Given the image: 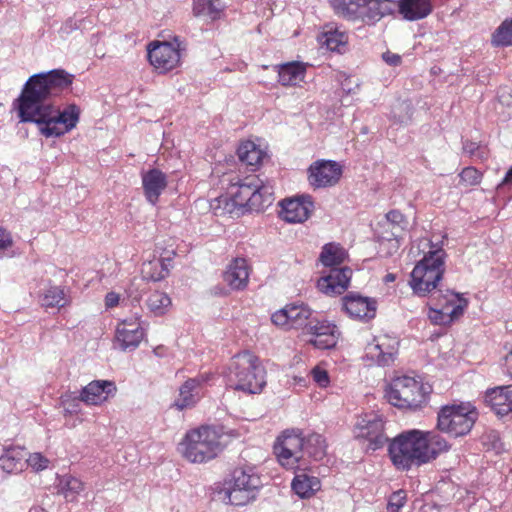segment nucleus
<instances>
[{
    "label": "nucleus",
    "instance_id": "nucleus-18",
    "mask_svg": "<svg viewBox=\"0 0 512 512\" xmlns=\"http://www.w3.org/2000/svg\"><path fill=\"white\" fill-rule=\"evenodd\" d=\"M352 277L349 267H331L328 274L317 282V288L328 296L340 295L347 290Z\"/></svg>",
    "mask_w": 512,
    "mask_h": 512
},
{
    "label": "nucleus",
    "instance_id": "nucleus-38",
    "mask_svg": "<svg viewBox=\"0 0 512 512\" xmlns=\"http://www.w3.org/2000/svg\"><path fill=\"white\" fill-rule=\"evenodd\" d=\"M67 303L66 294L63 288L58 286H50L47 288L41 298L42 306L46 308H61Z\"/></svg>",
    "mask_w": 512,
    "mask_h": 512
},
{
    "label": "nucleus",
    "instance_id": "nucleus-11",
    "mask_svg": "<svg viewBox=\"0 0 512 512\" xmlns=\"http://www.w3.org/2000/svg\"><path fill=\"white\" fill-rule=\"evenodd\" d=\"M304 437L294 430H286L277 438L274 444V453L279 463L287 468H300L303 461Z\"/></svg>",
    "mask_w": 512,
    "mask_h": 512
},
{
    "label": "nucleus",
    "instance_id": "nucleus-31",
    "mask_svg": "<svg viewBox=\"0 0 512 512\" xmlns=\"http://www.w3.org/2000/svg\"><path fill=\"white\" fill-rule=\"evenodd\" d=\"M258 176H249L238 183L232 184L230 187L231 195L238 201V205L247 212V205L249 203L251 193L256 187Z\"/></svg>",
    "mask_w": 512,
    "mask_h": 512
},
{
    "label": "nucleus",
    "instance_id": "nucleus-29",
    "mask_svg": "<svg viewBox=\"0 0 512 512\" xmlns=\"http://www.w3.org/2000/svg\"><path fill=\"white\" fill-rule=\"evenodd\" d=\"M26 466L25 452L21 448H8L0 456V467L7 473H18Z\"/></svg>",
    "mask_w": 512,
    "mask_h": 512
},
{
    "label": "nucleus",
    "instance_id": "nucleus-22",
    "mask_svg": "<svg viewBox=\"0 0 512 512\" xmlns=\"http://www.w3.org/2000/svg\"><path fill=\"white\" fill-rule=\"evenodd\" d=\"M142 186L147 201L155 205L167 187V176L157 168L150 169L142 174Z\"/></svg>",
    "mask_w": 512,
    "mask_h": 512
},
{
    "label": "nucleus",
    "instance_id": "nucleus-59",
    "mask_svg": "<svg viewBox=\"0 0 512 512\" xmlns=\"http://www.w3.org/2000/svg\"><path fill=\"white\" fill-rule=\"evenodd\" d=\"M153 352L158 357L165 356V348H164V346H158V347L154 348Z\"/></svg>",
    "mask_w": 512,
    "mask_h": 512
},
{
    "label": "nucleus",
    "instance_id": "nucleus-44",
    "mask_svg": "<svg viewBox=\"0 0 512 512\" xmlns=\"http://www.w3.org/2000/svg\"><path fill=\"white\" fill-rule=\"evenodd\" d=\"M406 502V493L404 490L393 492L388 500L387 509L389 512H399Z\"/></svg>",
    "mask_w": 512,
    "mask_h": 512
},
{
    "label": "nucleus",
    "instance_id": "nucleus-56",
    "mask_svg": "<svg viewBox=\"0 0 512 512\" xmlns=\"http://www.w3.org/2000/svg\"><path fill=\"white\" fill-rule=\"evenodd\" d=\"M505 367L507 374L512 377V350L505 357Z\"/></svg>",
    "mask_w": 512,
    "mask_h": 512
},
{
    "label": "nucleus",
    "instance_id": "nucleus-49",
    "mask_svg": "<svg viewBox=\"0 0 512 512\" xmlns=\"http://www.w3.org/2000/svg\"><path fill=\"white\" fill-rule=\"evenodd\" d=\"M383 60L390 66H398L401 64V56L395 53L387 51L382 54Z\"/></svg>",
    "mask_w": 512,
    "mask_h": 512
},
{
    "label": "nucleus",
    "instance_id": "nucleus-57",
    "mask_svg": "<svg viewBox=\"0 0 512 512\" xmlns=\"http://www.w3.org/2000/svg\"><path fill=\"white\" fill-rule=\"evenodd\" d=\"M488 156L487 150L485 147L480 146V150L476 152V155H474L475 158L480 160H485Z\"/></svg>",
    "mask_w": 512,
    "mask_h": 512
},
{
    "label": "nucleus",
    "instance_id": "nucleus-50",
    "mask_svg": "<svg viewBox=\"0 0 512 512\" xmlns=\"http://www.w3.org/2000/svg\"><path fill=\"white\" fill-rule=\"evenodd\" d=\"M480 150V145L476 142L466 140L463 142V151L471 157L476 155V152Z\"/></svg>",
    "mask_w": 512,
    "mask_h": 512
},
{
    "label": "nucleus",
    "instance_id": "nucleus-7",
    "mask_svg": "<svg viewBox=\"0 0 512 512\" xmlns=\"http://www.w3.org/2000/svg\"><path fill=\"white\" fill-rule=\"evenodd\" d=\"M431 387L410 376L394 378L385 389L387 401L400 409L416 410L426 405Z\"/></svg>",
    "mask_w": 512,
    "mask_h": 512
},
{
    "label": "nucleus",
    "instance_id": "nucleus-23",
    "mask_svg": "<svg viewBox=\"0 0 512 512\" xmlns=\"http://www.w3.org/2000/svg\"><path fill=\"white\" fill-rule=\"evenodd\" d=\"M485 401L500 417L512 414V385L500 386L486 392Z\"/></svg>",
    "mask_w": 512,
    "mask_h": 512
},
{
    "label": "nucleus",
    "instance_id": "nucleus-20",
    "mask_svg": "<svg viewBox=\"0 0 512 512\" xmlns=\"http://www.w3.org/2000/svg\"><path fill=\"white\" fill-rule=\"evenodd\" d=\"M343 310L351 317L370 320L376 314V301L358 293L350 292L342 298Z\"/></svg>",
    "mask_w": 512,
    "mask_h": 512
},
{
    "label": "nucleus",
    "instance_id": "nucleus-14",
    "mask_svg": "<svg viewBox=\"0 0 512 512\" xmlns=\"http://www.w3.org/2000/svg\"><path fill=\"white\" fill-rule=\"evenodd\" d=\"M313 311L306 305H287L276 311L271 316V321L276 326H283L287 329H298L307 327Z\"/></svg>",
    "mask_w": 512,
    "mask_h": 512
},
{
    "label": "nucleus",
    "instance_id": "nucleus-46",
    "mask_svg": "<svg viewBox=\"0 0 512 512\" xmlns=\"http://www.w3.org/2000/svg\"><path fill=\"white\" fill-rule=\"evenodd\" d=\"M311 376L320 387H326L330 382L327 371L318 366L311 370Z\"/></svg>",
    "mask_w": 512,
    "mask_h": 512
},
{
    "label": "nucleus",
    "instance_id": "nucleus-34",
    "mask_svg": "<svg viewBox=\"0 0 512 512\" xmlns=\"http://www.w3.org/2000/svg\"><path fill=\"white\" fill-rule=\"evenodd\" d=\"M143 337V328L127 330L124 327H117L116 329V342L118 343L119 347L124 351L136 349L141 343Z\"/></svg>",
    "mask_w": 512,
    "mask_h": 512
},
{
    "label": "nucleus",
    "instance_id": "nucleus-8",
    "mask_svg": "<svg viewBox=\"0 0 512 512\" xmlns=\"http://www.w3.org/2000/svg\"><path fill=\"white\" fill-rule=\"evenodd\" d=\"M478 418L474 407L461 405L444 406L438 413L437 428L453 437L467 435Z\"/></svg>",
    "mask_w": 512,
    "mask_h": 512
},
{
    "label": "nucleus",
    "instance_id": "nucleus-52",
    "mask_svg": "<svg viewBox=\"0 0 512 512\" xmlns=\"http://www.w3.org/2000/svg\"><path fill=\"white\" fill-rule=\"evenodd\" d=\"M119 294L115 292H109L105 296V306L106 308H113L119 303Z\"/></svg>",
    "mask_w": 512,
    "mask_h": 512
},
{
    "label": "nucleus",
    "instance_id": "nucleus-25",
    "mask_svg": "<svg viewBox=\"0 0 512 512\" xmlns=\"http://www.w3.org/2000/svg\"><path fill=\"white\" fill-rule=\"evenodd\" d=\"M223 279L234 290L244 289L249 279V267L246 259H234L224 272Z\"/></svg>",
    "mask_w": 512,
    "mask_h": 512
},
{
    "label": "nucleus",
    "instance_id": "nucleus-30",
    "mask_svg": "<svg viewBox=\"0 0 512 512\" xmlns=\"http://www.w3.org/2000/svg\"><path fill=\"white\" fill-rule=\"evenodd\" d=\"M293 491L301 498H309L316 491L320 490L321 482L315 477L306 473L297 474L292 481Z\"/></svg>",
    "mask_w": 512,
    "mask_h": 512
},
{
    "label": "nucleus",
    "instance_id": "nucleus-24",
    "mask_svg": "<svg viewBox=\"0 0 512 512\" xmlns=\"http://www.w3.org/2000/svg\"><path fill=\"white\" fill-rule=\"evenodd\" d=\"M249 203L247 205V212H260L266 207L270 206L274 201V187L271 181L264 182L258 177L256 187H254Z\"/></svg>",
    "mask_w": 512,
    "mask_h": 512
},
{
    "label": "nucleus",
    "instance_id": "nucleus-3",
    "mask_svg": "<svg viewBox=\"0 0 512 512\" xmlns=\"http://www.w3.org/2000/svg\"><path fill=\"white\" fill-rule=\"evenodd\" d=\"M335 11L349 20L373 24L396 10L405 20L417 21L433 11L431 0H330Z\"/></svg>",
    "mask_w": 512,
    "mask_h": 512
},
{
    "label": "nucleus",
    "instance_id": "nucleus-35",
    "mask_svg": "<svg viewBox=\"0 0 512 512\" xmlns=\"http://www.w3.org/2000/svg\"><path fill=\"white\" fill-rule=\"evenodd\" d=\"M237 154L242 163L248 166L258 165L263 158V151L252 141H245L237 149Z\"/></svg>",
    "mask_w": 512,
    "mask_h": 512
},
{
    "label": "nucleus",
    "instance_id": "nucleus-12",
    "mask_svg": "<svg viewBox=\"0 0 512 512\" xmlns=\"http://www.w3.org/2000/svg\"><path fill=\"white\" fill-rule=\"evenodd\" d=\"M180 43L175 39L171 42H153L148 46V60L159 72L167 73L176 68L180 63Z\"/></svg>",
    "mask_w": 512,
    "mask_h": 512
},
{
    "label": "nucleus",
    "instance_id": "nucleus-58",
    "mask_svg": "<svg viewBox=\"0 0 512 512\" xmlns=\"http://www.w3.org/2000/svg\"><path fill=\"white\" fill-rule=\"evenodd\" d=\"M160 266H161L162 271L157 277L152 276V279L154 281H159V280L163 279L166 276V274L168 273V270L164 268L163 264H160Z\"/></svg>",
    "mask_w": 512,
    "mask_h": 512
},
{
    "label": "nucleus",
    "instance_id": "nucleus-28",
    "mask_svg": "<svg viewBox=\"0 0 512 512\" xmlns=\"http://www.w3.org/2000/svg\"><path fill=\"white\" fill-rule=\"evenodd\" d=\"M321 45L332 52L344 53L348 44V35L346 32L339 30L338 27L327 26L326 29L318 37Z\"/></svg>",
    "mask_w": 512,
    "mask_h": 512
},
{
    "label": "nucleus",
    "instance_id": "nucleus-4",
    "mask_svg": "<svg viewBox=\"0 0 512 512\" xmlns=\"http://www.w3.org/2000/svg\"><path fill=\"white\" fill-rule=\"evenodd\" d=\"M265 376V369L258 357L249 351L232 357L224 373L228 387L248 394H257L262 391L266 385Z\"/></svg>",
    "mask_w": 512,
    "mask_h": 512
},
{
    "label": "nucleus",
    "instance_id": "nucleus-39",
    "mask_svg": "<svg viewBox=\"0 0 512 512\" xmlns=\"http://www.w3.org/2000/svg\"><path fill=\"white\" fill-rule=\"evenodd\" d=\"M146 304L152 313L161 316L166 313L171 305V299L164 292L154 291L148 296Z\"/></svg>",
    "mask_w": 512,
    "mask_h": 512
},
{
    "label": "nucleus",
    "instance_id": "nucleus-15",
    "mask_svg": "<svg viewBox=\"0 0 512 512\" xmlns=\"http://www.w3.org/2000/svg\"><path fill=\"white\" fill-rule=\"evenodd\" d=\"M308 180L314 188L335 185L342 175V167L332 160H318L308 169Z\"/></svg>",
    "mask_w": 512,
    "mask_h": 512
},
{
    "label": "nucleus",
    "instance_id": "nucleus-37",
    "mask_svg": "<svg viewBox=\"0 0 512 512\" xmlns=\"http://www.w3.org/2000/svg\"><path fill=\"white\" fill-rule=\"evenodd\" d=\"M345 259V251L334 243L325 244L320 254V261L326 267H336Z\"/></svg>",
    "mask_w": 512,
    "mask_h": 512
},
{
    "label": "nucleus",
    "instance_id": "nucleus-51",
    "mask_svg": "<svg viewBox=\"0 0 512 512\" xmlns=\"http://www.w3.org/2000/svg\"><path fill=\"white\" fill-rule=\"evenodd\" d=\"M341 86H342V89L350 94V93H354V90L355 88H358L359 87V84L358 82H355V81H352V78L351 77H346L342 82H341Z\"/></svg>",
    "mask_w": 512,
    "mask_h": 512
},
{
    "label": "nucleus",
    "instance_id": "nucleus-41",
    "mask_svg": "<svg viewBox=\"0 0 512 512\" xmlns=\"http://www.w3.org/2000/svg\"><path fill=\"white\" fill-rule=\"evenodd\" d=\"M492 42L496 46L512 45V19L504 21L493 34Z\"/></svg>",
    "mask_w": 512,
    "mask_h": 512
},
{
    "label": "nucleus",
    "instance_id": "nucleus-16",
    "mask_svg": "<svg viewBox=\"0 0 512 512\" xmlns=\"http://www.w3.org/2000/svg\"><path fill=\"white\" fill-rule=\"evenodd\" d=\"M308 334L312 336L308 343L318 349L334 348L338 340V331L336 325L326 320L311 317L306 327Z\"/></svg>",
    "mask_w": 512,
    "mask_h": 512
},
{
    "label": "nucleus",
    "instance_id": "nucleus-42",
    "mask_svg": "<svg viewBox=\"0 0 512 512\" xmlns=\"http://www.w3.org/2000/svg\"><path fill=\"white\" fill-rule=\"evenodd\" d=\"M482 173L477 170L475 167L469 166L465 167L460 173H459V185L464 187H470V186H476L481 183L482 180Z\"/></svg>",
    "mask_w": 512,
    "mask_h": 512
},
{
    "label": "nucleus",
    "instance_id": "nucleus-27",
    "mask_svg": "<svg viewBox=\"0 0 512 512\" xmlns=\"http://www.w3.org/2000/svg\"><path fill=\"white\" fill-rule=\"evenodd\" d=\"M225 9L221 0H193V15L211 22L221 19Z\"/></svg>",
    "mask_w": 512,
    "mask_h": 512
},
{
    "label": "nucleus",
    "instance_id": "nucleus-61",
    "mask_svg": "<svg viewBox=\"0 0 512 512\" xmlns=\"http://www.w3.org/2000/svg\"><path fill=\"white\" fill-rule=\"evenodd\" d=\"M29 512H47L44 508L42 507H39V506H35V507H32Z\"/></svg>",
    "mask_w": 512,
    "mask_h": 512
},
{
    "label": "nucleus",
    "instance_id": "nucleus-62",
    "mask_svg": "<svg viewBox=\"0 0 512 512\" xmlns=\"http://www.w3.org/2000/svg\"><path fill=\"white\" fill-rule=\"evenodd\" d=\"M386 278H387V280L392 281V280H394V275H392V274H388V275L386 276Z\"/></svg>",
    "mask_w": 512,
    "mask_h": 512
},
{
    "label": "nucleus",
    "instance_id": "nucleus-6",
    "mask_svg": "<svg viewBox=\"0 0 512 512\" xmlns=\"http://www.w3.org/2000/svg\"><path fill=\"white\" fill-rule=\"evenodd\" d=\"M446 252L442 248L429 250L411 272L410 286L419 296L436 290L445 272Z\"/></svg>",
    "mask_w": 512,
    "mask_h": 512
},
{
    "label": "nucleus",
    "instance_id": "nucleus-40",
    "mask_svg": "<svg viewBox=\"0 0 512 512\" xmlns=\"http://www.w3.org/2000/svg\"><path fill=\"white\" fill-rule=\"evenodd\" d=\"M216 205L213 206L215 210L221 209L222 213H227L230 215H235L239 217L246 213V211L238 205V201H236L235 197L231 195L229 191L228 195H222L216 199Z\"/></svg>",
    "mask_w": 512,
    "mask_h": 512
},
{
    "label": "nucleus",
    "instance_id": "nucleus-2",
    "mask_svg": "<svg viewBox=\"0 0 512 512\" xmlns=\"http://www.w3.org/2000/svg\"><path fill=\"white\" fill-rule=\"evenodd\" d=\"M449 441L437 431L411 429L397 435L388 452L393 465L403 471L434 461L450 450Z\"/></svg>",
    "mask_w": 512,
    "mask_h": 512
},
{
    "label": "nucleus",
    "instance_id": "nucleus-1",
    "mask_svg": "<svg viewBox=\"0 0 512 512\" xmlns=\"http://www.w3.org/2000/svg\"><path fill=\"white\" fill-rule=\"evenodd\" d=\"M74 75L63 69H53L29 77L18 98V116L21 122L38 125L45 137H60L76 127L80 109L70 104L62 111L52 99L72 85Z\"/></svg>",
    "mask_w": 512,
    "mask_h": 512
},
{
    "label": "nucleus",
    "instance_id": "nucleus-13",
    "mask_svg": "<svg viewBox=\"0 0 512 512\" xmlns=\"http://www.w3.org/2000/svg\"><path fill=\"white\" fill-rule=\"evenodd\" d=\"M278 216L287 223H302L306 221L314 209L310 195L284 199L279 202Z\"/></svg>",
    "mask_w": 512,
    "mask_h": 512
},
{
    "label": "nucleus",
    "instance_id": "nucleus-32",
    "mask_svg": "<svg viewBox=\"0 0 512 512\" xmlns=\"http://www.w3.org/2000/svg\"><path fill=\"white\" fill-rule=\"evenodd\" d=\"M326 454L325 439L317 433L309 434L304 439L303 445V461L306 457L313 460H321Z\"/></svg>",
    "mask_w": 512,
    "mask_h": 512
},
{
    "label": "nucleus",
    "instance_id": "nucleus-48",
    "mask_svg": "<svg viewBox=\"0 0 512 512\" xmlns=\"http://www.w3.org/2000/svg\"><path fill=\"white\" fill-rule=\"evenodd\" d=\"M13 244L11 234L4 228L0 227V250L7 249Z\"/></svg>",
    "mask_w": 512,
    "mask_h": 512
},
{
    "label": "nucleus",
    "instance_id": "nucleus-47",
    "mask_svg": "<svg viewBox=\"0 0 512 512\" xmlns=\"http://www.w3.org/2000/svg\"><path fill=\"white\" fill-rule=\"evenodd\" d=\"M386 219L392 225L404 229V226L407 224L405 216L398 210H391L386 214Z\"/></svg>",
    "mask_w": 512,
    "mask_h": 512
},
{
    "label": "nucleus",
    "instance_id": "nucleus-9",
    "mask_svg": "<svg viewBox=\"0 0 512 512\" xmlns=\"http://www.w3.org/2000/svg\"><path fill=\"white\" fill-rule=\"evenodd\" d=\"M262 486L260 477L251 467H238L232 473L231 486L226 495L229 503L242 506L255 498V491Z\"/></svg>",
    "mask_w": 512,
    "mask_h": 512
},
{
    "label": "nucleus",
    "instance_id": "nucleus-26",
    "mask_svg": "<svg viewBox=\"0 0 512 512\" xmlns=\"http://www.w3.org/2000/svg\"><path fill=\"white\" fill-rule=\"evenodd\" d=\"M203 379L190 378L186 380L179 389V395L174 402L178 410L193 407L200 399V391Z\"/></svg>",
    "mask_w": 512,
    "mask_h": 512
},
{
    "label": "nucleus",
    "instance_id": "nucleus-17",
    "mask_svg": "<svg viewBox=\"0 0 512 512\" xmlns=\"http://www.w3.org/2000/svg\"><path fill=\"white\" fill-rule=\"evenodd\" d=\"M356 436L366 439L369 442V448L377 450L388 441L384 434L383 419L374 414L365 415L357 424Z\"/></svg>",
    "mask_w": 512,
    "mask_h": 512
},
{
    "label": "nucleus",
    "instance_id": "nucleus-54",
    "mask_svg": "<svg viewBox=\"0 0 512 512\" xmlns=\"http://www.w3.org/2000/svg\"><path fill=\"white\" fill-rule=\"evenodd\" d=\"M78 26H77V23L72 20V19H69L67 20L63 26L61 27V30L64 32V33H70L72 32L74 29H77Z\"/></svg>",
    "mask_w": 512,
    "mask_h": 512
},
{
    "label": "nucleus",
    "instance_id": "nucleus-21",
    "mask_svg": "<svg viewBox=\"0 0 512 512\" xmlns=\"http://www.w3.org/2000/svg\"><path fill=\"white\" fill-rule=\"evenodd\" d=\"M117 391L116 384L109 380H94L81 390V399L87 405H101Z\"/></svg>",
    "mask_w": 512,
    "mask_h": 512
},
{
    "label": "nucleus",
    "instance_id": "nucleus-36",
    "mask_svg": "<svg viewBox=\"0 0 512 512\" xmlns=\"http://www.w3.org/2000/svg\"><path fill=\"white\" fill-rule=\"evenodd\" d=\"M82 490L83 483L76 477L64 475L59 479L58 493L62 494L67 501H74Z\"/></svg>",
    "mask_w": 512,
    "mask_h": 512
},
{
    "label": "nucleus",
    "instance_id": "nucleus-19",
    "mask_svg": "<svg viewBox=\"0 0 512 512\" xmlns=\"http://www.w3.org/2000/svg\"><path fill=\"white\" fill-rule=\"evenodd\" d=\"M399 342L387 336L379 337L366 347V357L379 366H389L398 354Z\"/></svg>",
    "mask_w": 512,
    "mask_h": 512
},
{
    "label": "nucleus",
    "instance_id": "nucleus-5",
    "mask_svg": "<svg viewBox=\"0 0 512 512\" xmlns=\"http://www.w3.org/2000/svg\"><path fill=\"white\" fill-rule=\"evenodd\" d=\"M223 449L221 436L215 428L203 426L186 433L179 445L184 458L192 463H203L215 458Z\"/></svg>",
    "mask_w": 512,
    "mask_h": 512
},
{
    "label": "nucleus",
    "instance_id": "nucleus-55",
    "mask_svg": "<svg viewBox=\"0 0 512 512\" xmlns=\"http://www.w3.org/2000/svg\"><path fill=\"white\" fill-rule=\"evenodd\" d=\"M512 183V167L506 172L504 179L498 184L497 189H502Z\"/></svg>",
    "mask_w": 512,
    "mask_h": 512
},
{
    "label": "nucleus",
    "instance_id": "nucleus-45",
    "mask_svg": "<svg viewBox=\"0 0 512 512\" xmlns=\"http://www.w3.org/2000/svg\"><path fill=\"white\" fill-rule=\"evenodd\" d=\"M26 466H31L34 470L40 471L46 469L49 464V460L45 458L41 453H33L29 458L25 459Z\"/></svg>",
    "mask_w": 512,
    "mask_h": 512
},
{
    "label": "nucleus",
    "instance_id": "nucleus-53",
    "mask_svg": "<svg viewBox=\"0 0 512 512\" xmlns=\"http://www.w3.org/2000/svg\"><path fill=\"white\" fill-rule=\"evenodd\" d=\"M117 327H124L127 330H130V329L134 330L135 328H142L140 326V323L138 322V319L131 320V321L124 320L121 323H119Z\"/></svg>",
    "mask_w": 512,
    "mask_h": 512
},
{
    "label": "nucleus",
    "instance_id": "nucleus-60",
    "mask_svg": "<svg viewBox=\"0 0 512 512\" xmlns=\"http://www.w3.org/2000/svg\"><path fill=\"white\" fill-rule=\"evenodd\" d=\"M489 438H491L493 440V447L494 448H497V445H496V442L498 441V437H497V434L495 432H491L489 435H488Z\"/></svg>",
    "mask_w": 512,
    "mask_h": 512
},
{
    "label": "nucleus",
    "instance_id": "nucleus-33",
    "mask_svg": "<svg viewBox=\"0 0 512 512\" xmlns=\"http://www.w3.org/2000/svg\"><path fill=\"white\" fill-rule=\"evenodd\" d=\"M305 68L298 62L285 63L278 71V81L283 86L296 85L304 77Z\"/></svg>",
    "mask_w": 512,
    "mask_h": 512
},
{
    "label": "nucleus",
    "instance_id": "nucleus-10",
    "mask_svg": "<svg viewBox=\"0 0 512 512\" xmlns=\"http://www.w3.org/2000/svg\"><path fill=\"white\" fill-rule=\"evenodd\" d=\"M437 299H443V304L439 308H430L428 317L432 323L438 325L450 324L453 320L461 316L468 306V301L461 294L447 289L445 293L442 290L435 292Z\"/></svg>",
    "mask_w": 512,
    "mask_h": 512
},
{
    "label": "nucleus",
    "instance_id": "nucleus-43",
    "mask_svg": "<svg viewBox=\"0 0 512 512\" xmlns=\"http://www.w3.org/2000/svg\"><path fill=\"white\" fill-rule=\"evenodd\" d=\"M83 402L81 394L79 397L67 393L60 398V406L63 408L64 415H74L81 411L80 403Z\"/></svg>",
    "mask_w": 512,
    "mask_h": 512
}]
</instances>
